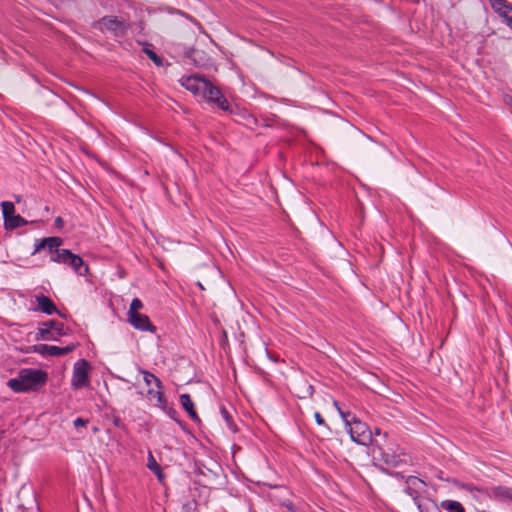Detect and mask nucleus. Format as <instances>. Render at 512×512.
<instances>
[{"label":"nucleus","instance_id":"nucleus-1","mask_svg":"<svg viewBox=\"0 0 512 512\" xmlns=\"http://www.w3.org/2000/svg\"><path fill=\"white\" fill-rule=\"evenodd\" d=\"M47 373L41 369H21L15 378L7 382V386L16 393L27 392L45 384Z\"/></svg>","mask_w":512,"mask_h":512},{"label":"nucleus","instance_id":"nucleus-2","mask_svg":"<svg viewBox=\"0 0 512 512\" xmlns=\"http://www.w3.org/2000/svg\"><path fill=\"white\" fill-rule=\"evenodd\" d=\"M338 411L345 423L351 440L357 444L367 445L371 441V431L368 426L355 417L349 420V415L341 411L340 408H338Z\"/></svg>","mask_w":512,"mask_h":512},{"label":"nucleus","instance_id":"nucleus-3","mask_svg":"<svg viewBox=\"0 0 512 512\" xmlns=\"http://www.w3.org/2000/svg\"><path fill=\"white\" fill-rule=\"evenodd\" d=\"M91 366L85 359H79L73 365L71 386L75 390L90 387Z\"/></svg>","mask_w":512,"mask_h":512},{"label":"nucleus","instance_id":"nucleus-4","mask_svg":"<svg viewBox=\"0 0 512 512\" xmlns=\"http://www.w3.org/2000/svg\"><path fill=\"white\" fill-rule=\"evenodd\" d=\"M66 335L64 324L53 320L42 323L36 334L37 340L58 341L61 336Z\"/></svg>","mask_w":512,"mask_h":512},{"label":"nucleus","instance_id":"nucleus-5","mask_svg":"<svg viewBox=\"0 0 512 512\" xmlns=\"http://www.w3.org/2000/svg\"><path fill=\"white\" fill-rule=\"evenodd\" d=\"M179 81L180 84L185 89L191 91L197 99H200L203 91L207 87V80L200 75L184 76Z\"/></svg>","mask_w":512,"mask_h":512},{"label":"nucleus","instance_id":"nucleus-6","mask_svg":"<svg viewBox=\"0 0 512 512\" xmlns=\"http://www.w3.org/2000/svg\"><path fill=\"white\" fill-rule=\"evenodd\" d=\"M199 100H207L216 104L224 111L229 110L228 101L223 97L221 91L217 87H214L209 81H207V87L203 91Z\"/></svg>","mask_w":512,"mask_h":512},{"label":"nucleus","instance_id":"nucleus-7","mask_svg":"<svg viewBox=\"0 0 512 512\" xmlns=\"http://www.w3.org/2000/svg\"><path fill=\"white\" fill-rule=\"evenodd\" d=\"M75 348L74 344L65 346V347H58L53 345H46V344H38L34 345L32 348V351L41 355V356H62L70 353Z\"/></svg>","mask_w":512,"mask_h":512},{"label":"nucleus","instance_id":"nucleus-8","mask_svg":"<svg viewBox=\"0 0 512 512\" xmlns=\"http://www.w3.org/2000/svg\"><path fill=\"white\" fill-rule=\"evenodd\" d=\"M97 28L101 31H109L115 35L123 33L125 29V24L123 21L118 20L116 17H103L99 22H97Z\"/></svg>","mask_w":512,"mask_h":512},{"label":"nucleus","instance_id":"nucleus-9","mask_svg":"<svg viewBox=\"0 0 512 512\" xmlns=\"http://www.w3.org/2000/svg\"><path fill=\"white\" fill-rule=\"evenodd\" d=\"M62 244L63 241L59 237L44 238L35 244L32 255L38 253L41 249H47L50 255H52L53 252L57 251Z\"/></svg>","mask_w":512,"mask_h":512},{"label":"nucleus","instance_id":"nucleus-10","mask_svg":"<svg viewBox=\"0 0 512 512\" xmlns=\"http://www.w3.org/2000/svg\"><path fill=\"white\" fill-rule=\"evenodd\" d=\"M128 316V322L138 330L142 331H152L153 325L151 324L148 316L141 314V313H135L130 314Z\"/></svg>","mask_w":512,"mask_h":512},{"label":"nucleus","instance_id":"nucleus-11","mask_svg":"<svg viewBox=\"0 0 512 512\" xmlns=\"http://www.w3.org/2000/svg\"><path fill=\"white\" fill-rule=\"evenodd\" d=\"M491 498L500 502H512V489L504 486L492 487L489 491Z\"/></svg>","mask_w":512,"mask_h":512},{"label":"nucleus","instance_id":"nucleus-12","mask_svg":"<svg viewBox=\"0 0 512 512\" xmlns=\"http://www.w3.org/2000/svg\"><path fill=\"white\" fill-rule=\"evenodd\" d=\"M38 309L45 314L52 315L57 312V308L50 298L43 294H37L35 296Z\"/></svg>","mask_w":512,"mask_h":512},{"label":"nucleus","instance_id":"nucleus-13","mask_svg":"<svg viewBox=\"0 0 512 512\" xmlns=\"http://www.w3.org/2000/svg\"><path fill=\"white\" fill-rule=\"evenodd\" d=\"M67 264L80 276H84L88 272V266L84 263L83 259L72 252Z\"/></svg>","mask_w":512,"mask_h":512},{"label":"nucleus","instance_id":"nucleus-14","mask_svg":"<svg viewBox=\"0 0 512 512\" xmlns=\"http://www.w3.org/2000/svg\"><path fill=\"white\" fill-rule=\"evenodd\" d=\"M491 8L495 13L504 19V15H508L512 11V5L506 0H489Z\"/></svg>","mask_w":512,"mask_h":512},{"label":"nucleus","instance_id":"nucleus-15","mask_svg":"<svg viewBox=\"0 0 512 512\" xmlns=\"http://www.w3.org/2000/svg\"><path fill=\"white\" fill-rule=\"evenodd\" d=\"M162 389L163 388L150 387L147 390L149 400L154 402V404L160 408H164L166 406V399L164 398Z\"/></svg>","mask_w":512,"mask_h":512},{"label":"nucleus","instance_id":"nucleus-16","mask_svg":"<svg viewBox=\"0 0 512 512\" xmlns=\"http://www.w3.org/2000/svg\"><path fill=\"white\" fill-rule=\"evenodd\" d=\"M26 223V220H24L20 215H16L15 213L4 220V226L8 230H13L15 228L24 226Z\"/></svg>","mask_w":512,"mask_h":512},{"label":"nucleus","instance_id":"nucleus-17","mask_svg":"<svg viewBox=\"0 0 512 512\" xmlns=\"http://www.w3.org/2000/svg\"><path fill=\"white\" fill-rule=\"evenodd\" d=\"M147 468L157 476L160 482L164 480V474L161 466L158 464L151 452L148 453Z\"/></svg>","mask_w":512,"mask_h":512},{"label":"nucleus","instance_id":"nucleus-18","mask_svg":"<svg viewBox=\"0 0 512 512\" xmlns=\"http://www.w3.org/2000/svg\"><path fill=\"white\" fill-rule=\"evenodd\" d=\"M70 254H71L70 250L59 248L57 251L53 252L52 255H50V260L52 262L59 263V264H67Z\"/></svg>","mask_w":512,"mask_h":512},{"label":"nucleus","instance_id":"nucleus-19","mask_svg":"<svg viewBox=\"0 0 512 512\" xmlns=\"http://www.w3.org/2000/svg\"><path fill=\"white\" fill-rule=\"evenodd\" d=\"M180 402L182 407L187 411V413L193 420L198 418L197 413L194 410V404L188 394L180 395Z\"/></svg>","mask_w":512,"mask_h":512},{"label":"nucleus","instance_id":"nucleus-20","mask_svg":"<svg viewBox=\"0 0 512 512\" xmlns=\"http://www.w3.org/2000/svg\"><path fill=\"white\" fill-rule=\"evenodd\" d=\"M140 372L143 374V380H144L145 384L148 386V388H150V387L163 388L162 382L153 373H151L149 371H145V370H140Z\"/></svg>","mask_w":512,"mask_h":512},{"label":"nucleus","instance_id":"nucleus-21","mask_svg":"<svg viewBox=\"0 0 512 512\" xmlns=\"http://www.w3.org/2000/svg\"><path fill=\"white\" fill-rule=\"evenodd\" d=\"M415 504L420 512H442L434 503L432 502H422L418 500L416 497L414 498Z\"/></svg>","mask_w":512,"mask_h":512},{"label":"nucleus","instance_id":"nucleus-22","mask_svg":"<svg viewBox=\"0 0 512 512\" xmlns=\"http://www.w3.org/2000/svg\"><path fill=\"white\" fill-rule=\"evenodd\" d=\"M441 505L447 512H465L464 507L458 501L447 500L443 501Z\"/></svg>","mask_w":512,"mask_h":512},{"label":"nucleus","instance_id":"nucleus-23","mask_svg":"<svg viewBox=\"0 0 512 512\" xmlns=\"http://www.w3.org/2000/svg\"><path fill=\"white\" fill-rule=\"evenodd\" d=\"M1 208L4 220L15 213V206L12 202L3 201L1 203Z\"/></svg>","mask_w":512,"mask_h":512},{"label":"nucleus","instance_id":"nucleus-24","mask_svg":"<svg viewBox=\"0 0 512 512\" xmlns=\"http://www.w3.org/2000/svg\"><path fill=\"white\" fill-rule=\"evenodd\" d=\"M143 51L149 57V59H151L154 62L156 66H163L162 59L152 49L146 47L143 49Z\"/></svg>","mask_w":512,"mask_h":512},{"label":"nucleus","instance_id":"nucleus-25","mask_svg":"<svg viewBox=\"0 0 512 512\" xmlns=\"http://www.w3.org/2000/svg\"><path fill=\"white\" fill-rule=\"evenodd\" d=\"M220 413H221L222 418L226 422L227 427L230 430L235 431V425L232 422V418H231V415L229 414L228 410L225 407H222L220 409Z\"/></svg>","mask_w":512,"mask_h":512},{"label":"nucleus","instance_id":"nucleus-26","mask_svg":"<svg viewBox=\"0 0 512 512\" xmlns=\"http://www.w3.org/2000/svg\"><path fill=\"white\" fill-rule=\"evenodd\" d=\"M142 307H143L142 301L138 298H134L131 301L127 315L139 313L138 310H140Z\"/></svg>","mask_w":512,"mask_h":512},{"label":"nucleus","instance_id":"nucleus-27","mask_svg":"<svg viewBox=\"0 0 512 512\" xmlns=\"http://www.w3.org/2000/svg\"><path fill=\"white\" fill-rule=\"evenodd\" d=\"M409 487L413 486L417 489H421L424 486V482L417 477H410L407 481Z\"/></svg>","mask_w":512,"mask_h":512},{"label":"nucleus","instance_id":"nucleus-28","mask_svg":"<svg viewBox=\"0 0 512 512\" xmlns=\"http://www.w3.org/2000/svg\"><path fill=\"white\" fill-rule=\"evenodd\" d=\"M502 20L512 30V11L508 15H504Z\"/></svg>","mask_w":512,"mask_h":512},{"label":"nucleus","instance_id":"nucleus-29","mask_svg":"<svg viewBox=\"0 0 512 512\" xmlns=\"http://www.w3.org/2000/svg\"><path fill=\"white\" fill-rule=\"evenodd\" d=\"M87 422H88V421H87V420H84L83 418H76V419L74 420L73 424H74V426H75L76 428H78V427H83V426H85V425L87 424Z\"/></svg>","mask_w":512,"mask_h":512},{"label":"nucleus","instance_id":"nucleus-30","mask_svg":"<svg viewBox=\"0 0 512 512\" xmlns=\"http://www.w3.org/2000/svg\"><path fill=\"white\" fill-rule=\"evenodd\" d=\"M314 418L318 425H325V421L319 412H315Z\"/></svg>","mask_w":512,"mask_h":512},{"label":"nucleus","instance_id":"nucleus-31","mask_svg":"<svg viewBox=\"0 0 512 512\" xmlns=\"http://www.w3.org/2000/svg\"><path fill=\"white\" fill-rule=\"evenodd\" d=\"M55 224H56V226L61 227V226H62V224H63L62 219H61L60 217H57V218L55 219Z\"/></svg>","mask_w":512,"mask_h":512},{"label":"nucleus","instance_id":"nucleus-32","mask_svg":"<svg viewBox=\"0 0 512 512\" xmlns=\"http://www.w3.org/2000/svg\"><path fill=\"white\" fill-rule=\"evenodd\" d=\"M197 285L201 288V289H204V287L202 286V284L200 282L197 283Z\"/></svg>","mask_w":512,"mask_h":512}]
</instances>
